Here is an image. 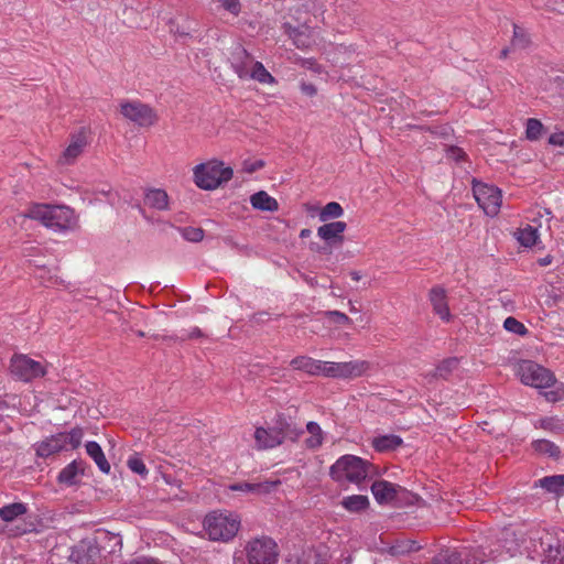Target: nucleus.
Segmentation results:
<instances>
[{
  "instance_id": "obj_41",
  "label": "nucleus",
  "mask_w": 564,
  "mask_h": 564,
  "mask_svg": "<svg viewBox=\"0 0 564 564\" xmlns=\"http://www.w3.org/2000/svg\"><path fill=\"white\" fill-rule=\"evenodd\" d=\"M284 32L293 40V43L297 47H305L308 45V40L304 35V33L295 26H292L290 23L283 24Z\"/></svg>"
},
{
  "instance_id": "obj_33",
  "label": "nucleus",
  "mask_w": 564,
  "mask_h": 564,
  "mask_svg": "<svg viewBox=\"0 0 564 564\" xmlns=\"http://www.w3.org/2000/svg\"><path fill=\"white\" fill-rule=\"evenodd\" d=\"M458 366V359L457 358H447L441 361L435 370L427 375L432 378H441V379H447L448 376L457 368Z\"/></svg>"
},
{
  "instance_id": "obj_12",
  "label": "nucleus",
  "mask_w": 564,
  "mask_h": 564,
  "mask_svg": "<svg viewBox=\"0 0 564 564\" xmlns=\"http://www.w3.org/2000/svg\"><path fill=\"white\" fill-rule=\"evenodd\" d=\"M346 564L349 561L346 558ZM290 564H340L338 560H334L329 549L325 545L307 550L296 561H290Z\"/></svg>"
},
{
  "instance_id": "obj_28",
  "label": "nucleus",
  "mask_w": 564,
  "mask_h": 564,
  "mask_svg": "<svg viewBox=\"0 0 564 564\" xmlns=\"http://www.w3.org/2000/svg\"><path fill=\"white\" fill-rule=\"evenodd\" d=\"M306 431L310 436L304 441L306 448L308 449H318L324 442V432L318 423L308 422L306 424Z\"/></svg>"
},
{
  "instance_id": "obj_31",
  "label": "nucleus",
  "mask_w": 564,
  "mask_h": 564,
  "mask_svg": "<svg viewBox=\"0 0 564 564\" xmlns=\"http://www.w3.org/2000/svg\"><path fill=\"white\" fill-rule=\"evenodd\" d=\"M402 444L401 437L397 435H383L372 441L373 447L378 452H389L398 448Z\"/></svg>"
},
{
  "instance_id": "obj_60",
  "label": "nucleus",
  "mask_w": 564,
  "mask_h": 564,
  "mask_svg": "<svg viewBox=\"0 0 564 564\" xmlns=\"http://www.w3.org/2000/svg\"><path fill=\"white\" fill-rule=\"evenodd\" d=\"M349 311H350L351 313H357V312H358V310H357V308H356L351 303H350V308H349Z\"/></svg>"
},
{
  "instance_id": "obj_42",
  "label": "nucleus",
  "mask_w": 564,
  "mask_h": 564,
  "mask_svg": "<svg viewBox=\"0 0 564 564\" xmlns=\"http://www.w3.org/2000/svg\"><path fill=\"white\" fill-rule=\"evenodd\" d=\"M432 564H462V558L459 553L444 550L434 556Z\"/></svg>"
},
{
  "instance_id": "obj_16",
  "label": "nucleus",
  "mask_w": 564,
  "mask_h": 564,
  "mask_svg": "<svg viewBox=\"0 0 564 564\" xmlns=\"http://www.w3.org/2000/svg\"><path fill=\"white\" fill-rule=\"evenodd\" d=\"M66 448V433H58L36 445V454L41 457H48Z\"/></svg>"
},
{
  "instance_id": "obj_43",
  "label": "nucleus",
  "mask_w": 564,
  "mask_h": 564,
  "mask_svg": "<svg viewBox=\"0 0 564 564\" xmlns=\"http://www.w3.org/2000/svg\"><path fill=\"white\" fill-rule=\"evenodd\" d=\"M530 44V37L528 33L519 25H513V36L511 46L513 48H525Z\"/></svg>"
},
{
  "instance_id": "obj_34",
  "label": "nucleus",
  "mask_w": 564,
  "mask_h": 564,
  "mask_svg": "<svg viewBox=\"0 0 564 564\" xmlns=\"http://www.w3.org/2000/svg\"><path fill=\"white\" fill-rule=\"evenodd\" d=\"M545 562L547 564H564V544L558 541L550 543L545 550Z\"/></svg>"
},
{
  "instance_id": "obj_61",
  "label": "nucleus",
  "mask_w": 564,
  "mask_h": 564,
  "mask_svg": "<svg viewBox=\"0 0 564 564\" xmlns=\"http://www.w3.org/2000/svg\"><path fill=\"white\" fill-rule=\"evenodd\" d=\"M137 334H138V336H140V337H143V336H144V333H143V332H141V330H140V332H138Z\"/></svg>"
},
{
  "instance_id": "obj_57",
  "label": "nucleus",
  "mask_w": 564,
  "mask_h": 564,
  "mask_svg": "<svg viewBox=\"0 0 564 564\" xmlns=\"http://www.w3.org/2000/svg\"><path fill=\"white\" fill-rule=\"evenodd\" d=\"M310 236H311V230L307 229V228L302 229L301 232H300V237L301 238H307Z\"/></svg>"
},
{
  "instance_id": "obj_53",
  "label": "nucleus",
  "mask_w": 564,
  "mask_h": 564,
  "mask_svg": "<svg viewBox=\"0 0 564 564\" xmlns=\"http://www.w3.org/2000/svg\"><path fill=\"white\" fill-rule=\"evenodd\" d=\"M301 91L308 97H313L317 94V89L313 84L304 82L301 83Z\"/></svg>"
},
{
  "instance_id": "obj_30",
  "label": "nucleus",
  "mask_w": 564,
  "mask_h": 564,
  "mask_svg": "<svg viewBox=\"0 0 564 564\" xmlns=\"http://www.w3.org/2000/svg\"><path fill=\"white\" fill-rule=\"evenodd\" d=\"M248 78L259 82L260 84L272 85L275 78L265 69L261 62H254L248 70Z\"/></svg>"
},
{
  "instance_id": "obj_17",
  "label": "nucleus",
  "mask_w": 564,
  "mask_h": 564,
  "mask_svg": "<svg viewBox=\"0 0 564 564\" xmlns=\"http://www.w3.org/2000/svg\"><path fill=\"white\" fill-rule=\"evenodd\" d=\"M430 301L432 303L435 314L445 322L451 321V312L446 302L445 290L441 286H435L430 291Z\"/></svg>"
},
{
  "instance_id": "obj_21",
  "label": "nucleus",
  "mask_w": 564,
  "mask_h": 564,
  "mask_svg": "<svg viewBox=\"0 0 564 564\" xmlns=\"http://www.w3.org/2000/svg\"><path fill=\"white\" fill-rule=\"evenodd\" d=\"M84 474V463L82 460H73L66 467H64L59 475L58 481L66 486H72L77 482L78 476Z\"/></svg>"
},
{
  "instance_id": "obj_8",
  "label": "nucleus",
  "mask_w": 564,
  "mask_h": 564,
  "mask_svg": "<svg viewBox=\"0 0 564 564\" xmlns=\"http://www.w3.org/2000/svg\"><path fill=\"white\" fill-rule=\"evenodd\" d=\"M473 193L476 202L486 215L494 217L499 213L502 198L499 188L473 180Z\"/></svg>"
},
{
  "instance_id": "obj_20",
  "label": "nucleus",
  "mask_w": 564,
  "mask_h": 564,
  "mask_svg": "<svg viewBox=\"0 0 564 564\" xmlns=\"http://www.w3.org/2000/svg\"><path fill=\"white\" fill-rule=\"evenodd\" d=\"M323 360H315L307 356H299L291 360V366L311 376H321Z\"/></svg>"
},
{
  "instance_id": "obj_22",
  "label": "nucleus",
  "mask_w": 564,
  "mask_h": 564,
  "mask_svg": "<svg viewBox=\"0 0 564 564\" xmlns=\"http://www.w3.org/2000/svg\"><path fill=\"white\" fill-rule=\"evenodd\" d=\"M280 484V480L275 481H264V482H237L230 485V490L232 491H242V492H254V494H268L272 488L276 487Z\"/></svg>"
},
{
  "instance_id": "obj_44",
  "label": "nucleus",
  "mask_w": 564,
  "mask_h": 564,
  "mask_svg": "<svg viewBox=\"0 0 564 564\" xmlns=\"http://www.w3.org/2000/svg\"><path fill=\"white\" fill-rule=\"evenodd\" d=\"M503 327L510 333L517 334V335H525L528 333L527 327L519 322L517 318L509 316L503 322Z\"/></svg>"
},
{
  "instance_id": "obj_19",
  "label": "nucleus",
  "mask_w": 564,
  "mask_h": 564,
  "mask_svg": "<svg viewBox=\"0 0 564 564\" xmlns=\"http://www.w3.org/2000/svg\"><path fill=\"white\" fill-rule=\"evenodd\" d=\"M399 488L400 486L387 480H378L371 485L373 497L379 503H388L394 500Z\"/></svg>"
},
{
  "instance_id": "obj_51",
  "label": "nucleus",
  "mask_w": 564,
  "mask_h": 564,
  "mask_svg": "<svg viewBox=\"0 0 564 564\" xmlns=\"http://www.w3.org/2000/svg\"><path fill=\"white\" fill-rule=\"evenodd\" d=\"M264 166V162L262 160L257 161H245L243 162V171L247 173H253Z\"/></svg>"
},
{
  "instance_id": "obj_55",
  "label": "nucleus",
  "mask_w": 564,
  "mask_h": 564,
  "mask_svg": "<svg viewBox=\"0 0 564 564\" xmlns=\"http://www.w3.org/2000/svg\"><path fill=\"white\" fill-rule=\"evenodd\" d=\"M203 334H202V330L198 328V327H194L189 334H188V338H197V337H200Z\"/></svg>"
},
{
  "instance_id": "obj_2",
  "label": "nucleus",
  "mask_w": 564,
  "mask_h": 564,
  "mask_svg": "<svg viewBox=\"0 0 564 564\" xmlns=\"http://www.w3.org/2000/svg\"><path fill=\"white\" fill-rule=\"evenodd\" d=\"M373 474L372 466L362 458L354 455H344L330 467V476L337 482H352L360 485Z\"/></svg>"
},
{
  "instance_id": "obj_4",
  "label": "nucleus",
  "mask_w": 564,
  "mask_h": 564,
  "mask_svg": "<svg viewBox=\"0 0 564 564\" xmlns=\"http://www.w3.org/2000/svg\"><path fill=\"white\" fill-rule=\"evenodd\" d=\"M240 528L237 514L212 512L204 520V529L212 541L228 542L235 538Z\"/></svg>"
},
{
  "instance_id": "obj_62",
  "label": "nucleus",
  "mask_w": 564,
  "mask_h": 564,
  "mask_svg": "<svg viewBox=\"0 0 564 564\" xmlns=\"http://www.w3.org/2000/svg\"><path fill=\"white\" fill-rule=\"evenodd\" d=\"M111 539H112V540H116V541H117V543H120V542L117 540V538H116V536H112Z\"/></svg>"
},
{
  "instance_id": "obj_54",
  "label": "nucleus",
  "mask_w": 564,
  "mask_h": 564,
  "mask_svg": "<svg viewBox=\"0 0 564 564\" xmlns=\"http://www.w3.org/2000/svg\"><path fill=\"white\" fill-rule=\"evenodd\" d=\"M302 65L307 68V69H311L315 73H321V66L318 64H316L314 61L312 59H305L303 61Z\"/></svg>"
},
{
  "instance_id": "obj_25",
  "label": "nucleus",
  "mask_w": 564,
  "mask_h": 564,
  "mask_svg": "<svg viewBox=\"0 0 564 564\" xmlns=\"http://www.w3.org/2000/svg\"><path fill=\"white\" fill-rule=\"evenodd\" d=\"M85 447L87 454L94 459L98 468L102 473L108 474L110 471V464L108 463L100 445L97 442L90 441L86 443Z\"/></svg>"
},
{
  "instance_id": "obj_10",
  "label": "nucleus",
  "mask_w": 564,
  "mask_h": 564,
  "mask_svg": "<svg viewBox=\"0 0 564 564\" xmlns=\"http://www.w3.org/2000/svg\"><path fill=\"white\" fill-rule=\"evenodd\" d=\"M121 115L140 127H151L158 121L156 112L140 101H123L120 104Z\"/></svg>"
},
{
  "instance_id": "obj_7",
  "label": "nucleus",
  "mask_w": 564,
  "mask_h": 564,
  "mask_svg": "<svg viewBox=\"0 0 564 564\" xmlns=\"http://www.w3.org/2000/svg\"><path fill=\"white\" fill-rule=\"evenodd\" d=\"M518 376L523 384L538 389L549 388L555 382V377L550 370L531 360H524L519 365Z\"/></svg>"
},
{
  "instance_id": "obj_32",
  "label": "nucleus",
  "mask_w": 564,
  "mask_h": 564,
  "mask_svg": "<svg viewBox=\"0 0 564 564\" xmlns=\"http://www.w3.org/2000/svg\"><path fill=\"white\" fill-rule=\"evenodd\" d=\"M369 505L367 496L354 495L345 497L341 501V506L350 512H359L365 510Z\"/></svg>"
},
{
  "instance_id": "obj_35",
  "label": "nucleus",
  "mask_w": 564,
  "mask_h": 564,
  "mask_svg": "<svg viewBox=\"0 0 564 564\" xmlns=\"http://www.w3.org/2000/svg\"><path fill=\"white\" fill-rule=\"evenodd\" d=\"M26 512L25 505L21 502H14L11 505H7L0 508V518L6 522H11L17 519L19 516H22Z\"/></svg>"
},
{
  "instance_id": "obj_6",
  "label": "nucleus",
  "mask_w": 564,
  "mask_h": 564,
  "mask_svg": "<svg viewBox=\"0 0 564 564\" xmlns=\"http://www.w3.org/2000/svg\"><path fill=\"white\" fill-rule=\"evenodd\" d=\"M370 368L366 360H350L345 362L323 361L321 376L332 379L351 380L361 377Z\"/></svg>"
},
{
  "instance_id": "obj_47",
  "label": "nucleus",
  "mask_w": 564,
  "mask_h": 564,
  "mask_svg": "<svg viewBox=\"0 0 564 564\" xmlns=\"http://www.w3.org/2000/svg\"><path fill=\"white\" fill-rule=\"evenodd\" d=\"M83 438V431L80 429H74L66 434V445L69 444L72 448H77L80 445Z\"/></svg>"
},
{
  "instance_id": "obj_5",
  "label": "nucleus",
  "mask_w": 564,
  "mask_h": 564,
  "mask_svg": "<svg viewBox=\"0 0 564 564\" xmlns=\"http://www.w3.org/2000/svg\"><path fill=\"white\" fill-rule=\"evenodd\" d=\"M194 183L197 187L212 191L217 188L225 182L232 177V170L224 167L219 161L213 160L206 163L196 165L193 170Z\"/></svg>"
},
{
  "instance_id": "obj_39",
  "label": "nucleus",
  "mask_w": 564,
  "mask_h": 564,
  "mask_svg": "<svg viewBox=\"0 0 564 564\" xmlns=\"http://www.w3.org/2000/svg\"><path fill=\"white\" fill-rule=\"evenodd\" d=\"M534 451L550 457H558L561 451L557 445L547 440H536L532 443Z\"/></svg>"
},
{
  "instance_id": "obj_11",
  "label": "nucleus",
  "mask_w": 564,
  "mask_h": 564,
  "mask_svg": "<svg viewBox=\"0 0 564 564\" xmlns=\"http://www.w3.org/2000/svg\"><path fill=\"white\" fill-rule=\"evenodd\" d=\"M69 557L75 564H97L100 557V547L97 540H82L73 547Z\"/></svg>"
},
{
  "instance_id": "obj_38",
  "label": "nucleus",
  "mask_w": 564,
  "mask_h": 564,
  "mask_svg": "<svg viewBox=\"0 0 564 564\" xmlns=\"http://www.w3.org/2000/svg\"><path fill=\"white\" fill-rule=\"evenodd\" d=\"M517 239L520 245L524 247H532L536 243L538 240V230L536 228L528 225L522 229H519L517 234Z\"/></svg>"
},
{
  "instance_id": "obj_40",
  "label": "nucleus",
  "mask_w": 564,
  "mask_h": 564,
  "mask_svg": "<svg viewBox=\"0 0 564 564\" xmlns=\"http://www.w3.org/2000/svg\"><path fill=\"white\" fill-rule=\"evenodd\" d=\"M544 127L538 119L530 118L527 120L525 138L530 141H536L542 137Z\"/></svg>"
},
{
  "instance_id": "obj_18",
  "label": "nucleus",
  "mask_w": 564,
  "mask_h": 564,
  "mask_svg": "<svg viewBox=\"0 0 564 564\" xmlns=\"http://www.w3.org/2000/svg\"><path fill=\"white\" fill-rule=\"evenodd\" d=\"M281 435L273 427H258L254 432V440L259 448H273L283 443Z\"/></svg>"
},
{
  "instance_id": "obj_49",
  "label": "nucleus",
  "mask_w": 564,
  "mask_h": 564,
  "mask_svg": "<svg viewBox=\"0 0 564 564\" xmlns=\"http://www.w3.org/2000/svg\"><path fill=\"white\" fill-rule=\"evenodd\" d=\"M221 7L232 13L234 15H238L241 9L240 0H217Z\"/></svg>"
},
{
  "instance_id": "obj_56",
  "label": "nucleus",
  "mask_w": 564,
  "mask_h": 564,
  "mask_svg": "<svg viewBox=\"0 0 564 564\" xmlns=\"http://www.w3.org/2000/svg\"><path fill=\"white\" fill-rule=\"evenodd\" d=\"M538 215L540 217H543V216H546L547 217V220L550 219L551 217V212L547 209V208H543V213L541 210L538 212Z\"/></svg>"
},
{
  "instance_id": "obj_50",
  "label": "nucleus",
  "mask_w": 564,
  "mask_h": 564,
  "mask_svg": "<svg viewBox=\"0 0 564 564\" xmlns=\"http://www.w3.org/2000/svg\"><path fill=\"white\" fill-rule=\"evenodd\" d=\"M446 155L449 160H453L455 162L463 161L466 156V153L463 149L458 147H448L446 149Z\"/></svg>"
},
{
  "instance_id": "obj_26",
  "label": "nucleus",
  "mask_w": 564,
  "mask_h": 564,
  "mask_svg": "<svg viewBox=\"0 0 564 564\" xmlns=\"http://www.w3.org/2000/svg\"><path fill=\"white\" fill-rule=\"evenodd\" d=\"M533 487H541L546 492L558 495L564 490V475L543 477L535 481Z\"/></svg>"
},
{
  "instance_id": "obj_23",
  "label": "nucleus",
  "mask_w": 564,
  "mask_h": 564,
  "mask_svg": "<svg viewBox=\"0 0 564 564\" xmlns=\"http://www.w3.org/2000/svg\"><path fill=\"white\" fill-rule=\"evenodd\" d=\"M502 547L506 550V553L513 557L518 553H520V547L523 543L522 536L519 538L514 530L508 528L502 532Z\"/></svg>"
},
{
  "instance_id": "obj_36",
  "label": "nucleus",
  "mask_w": 564,
  "mask_h": 564,
  "mask_svg": "<svg viewBox=\"0 0 564 564\" xmlns=\"http://www.w3.org/2000/svg\"><path fill=\"white\" fill-rule=\"evenodd\" d=\"M420 545L412 540H398L389 547L391 555L400 556L420 550Z\"/></svg>"
},
{
  "instance_id": "obj_9",
  "label": "nucleus",
  "mask_w": 564,
  "mask_h": 564,
  "mask_svg": "<svg viewBox=\"0 0 564 564\" xmlns=\"http://www.w3.org/2000/svg\"><path fill=\"white\" fill-rule=\"evenodd\" d=\"M11 373L19 380L30 382L46 373V366L26 355H14L10 364Z\"/></svg>"
},
{
  "instance_id": "obj_15",
  "label": "nucleus",
  "mask_w": 564,
  "mask_h": 564,
  "mask_svg": "<svg viewBox=\"0 0 564 564\" xmlns=\"http://www.w3.org/2000/svg\"><path fill=\"white\" fill-rule=\"evenodd\" d=\"M254 63L252 56L240 45H236L231 53V66L240 79H248V70Z\"/></svg>"
},
{
  "instance_id": "obj_58",
  "label": "nucleus",
  "mask_w": 564,
  "mask_h": 564,
  "mask_svg": "<svg viewBox=\"0 0 564 564\" xmlns=\"http://www.w3.org/2000/svg\"><path fill=\"white\" fill-rule=\"evenodd\" d=\"M350 276L354 281H359L361 279V274L358 271L350 272Z\"/></svg>"
},
{
  "instance_id": "obj_52",
  "label": "nucleus",
  "mask_w": 564,
  "mask_h": 564,
  "mask_svg": "<svg viewBox=\"0 0 564 564\" xmlns=\"http://www.w3.org/2000/svg\"><path fill=\"white\" fill-rule=\"evenodd\" d=\"M549 143L556 147L564 145V132L552 133L549 138Z\"/></svg>"
},
{
  "instance_id": "obj_59",
  "label": "nucleus",
  "mask_w": 564,
  "mask_h": 564,
  "mask_svg": "<svg viewBox=\"0 0 564 564\" xmlns=\"http://www.w3.org/2000/svg\"><path fill=\"white\" fill-rule=\"evenodd\" d=\"M508 54H509V48H508V47H506V48H503V50L501 51V53H500V57H501V58H506V57L508 56Z\"/></svg>"
},
{
  "instance_id": "obj_13",
  "label": "nucleus",
  "mask_w": 564,
  "mask_h": 564,
  "mask_svg": "<svg viewBox=\"0 0 564 564\" xmlns=\"http://www.w3.org/2000/svg\"><path fill=\"white\" fill-rule=\"evenodd\" d=\"M87 137L84 131L72 135L70 142L61 155L58 163L62 165L73 164L87 147Z\"/></svg>"
},
{
  "instance_id": "obj_46",
  "label": "nucleus",
  "mask_w": 564,
  "mask_h": 564,
  "mask_svg": "<svg viewBox=\"0 0 564 564\" xmlns=\"http://www.w3.org/2000/svg\"><path fill=\"white\" fill-rule=\"evenodd\" d=\"M183 237L188 241L198 242L204 238V230L200 228H185Z\"/></svg>"
},
{
  "instance_id": "obj_27",
  "label": "nucleus",
  "mask_w": 564,
  "mask_h": 564,
  "mask_svg": "<svg viewBox=\"0 0 564 564\" xmlns=\"http://www.w3.org/2000/svg\"><path fill=\"white\" fill-rule=\"evenodd\" d=\"M144 202L148 206L159 210H165L169 207L167 193L159 188L148 191L145 194Z\"/></svg>"
},
{
  "instance_id": "obj_24",
  "label": "nucleus",
  "mask_w": 564,
  "mask_h": 564,
  "mask_svg": "<svg viewBox=\"0 0 564 564\" xmlns=\"http://www.w3.org/2000/svg\"><path fill=\"white\" fill-rule=\"evenodd\" d=\"M250 203L253 208L264 212H275L279 208L276 199L263 191L251 195Z\"/></svg>"
},
{
  "instance_id": "obj_45",
  "label": "nucleus",
  "mask_w": 564,
  "mask_h": 564,
  "mask_svg": "<svg viewBox=\"0 0 564 564\" xmlns=\"http://www.w3.org/2000/svg\"><path fill=\"white\" fill-rule=\"evenodd\" d=\"M127 465L128 467L135 474L138 475H141V476H144L148 474V469L144 465V463L142 462V459L137 456V455H132L128 458L127 460Z\"/></svg>"
},
{
  "instance_id": "obj_37",
  "label": "nucleus",
  "mask_w": 564,
  "mask_h": 564,
  "mask_svg": "<svg viewBox=\"0 0 564 564\" xmlns=\"http://www.w3.org/2000/svg\"><path fill=\"white\" fill-rule=\"evenodd\" d=\"M344 209L337 202H330L326 204L319 212L318 218L321 221H327L328 219H335L341 217Z\"/></svg>"
},
{
  "instance_id": "obj_14",
  "label": "nucleus",
  "mask_w": 564,
  "mask_h": 564,
  "mask_svg": "<svg viewBox=\"0 0 564 564\" xmlns=\"http://www.w3.org/2000/svg\"><path fill=\"white\" fill-rule=\"evenodd\" d=\"M345 221H333L319 226L317 229V236L323 239L328 246L341 245L344 241V231L346 230Z\"/></svg>"
},
{
  "instance_id": "obj_3",
  "label": "nucleus",
  "mask_w": 564,
  "mask_h": 564,
  "mask_svg": "<svg viewBox=\"0 0 564 564\" xmlns=\"http://www.w3.org/2000/svg\"><path fill=\"white\" fill-rule=\"evenodd\" d=\"M28 216L54 231H64L75 225L74 212L66 206L35 205Z\"/></svg>"
},
{
  "instance_id": "obj_1",
  "label": "nucleus",
  "mask_w": 564,
  "mask_h": 564,
  "mask_svg": "<svg viewBox=\"0 0 564 564\" xmlns=\"http://www.w3.org/2000/svg\"><path fill=\"white\" fill-rule=\"evenodd\" d=\"M278 556L276 542L262 535L247 541L242 550L235 553L234 564H276Z\"/></svg>"
},
{
  "instance_id": "obj_48",
  "label": "nucleus",
  "mask_w": 564,
  "mask_h": 564,
  "mask_svg": "<svg viewBox=\"0 0 564 564\" xmlns=\"http://www.w3.org/2000/svg\"><path fill=\"white\" fill-rule=\"evenodd\" d=\"M326 315L335 323L343 325H351L352 321L344 313L339 311H328Z\"/></svg>"
},
{
  "instance_id": "obj_29",
  "label": "nucleus",
  "mask_w": 564,
  "mask_h": 564,
  "mask_svg": "<svg viewBox=\"0 0 564 564\" xmlns=\"http://www.w3.org/2000/svg\"><path fill=\"white\" fill-rule=\"evenodd\" d=\"M272 427L282 434V442L284 440L296 441L303 433L302 430L297 429L295 425L291 424L282 416L278 417L274 426Z\"/></svg>"
}]
</instances>
